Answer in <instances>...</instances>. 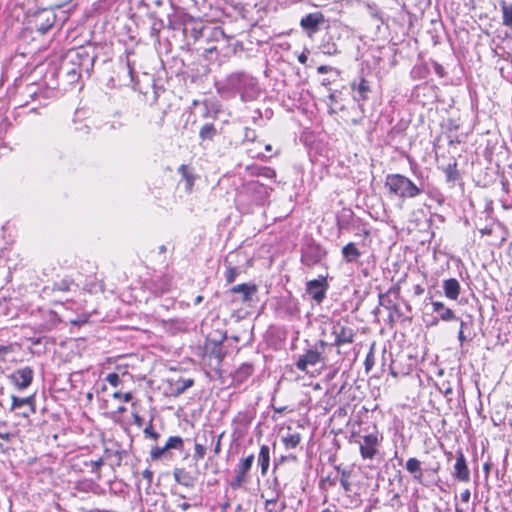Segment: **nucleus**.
Listing matches in <instances>:
<instances>
[{
	"label": "nucleus",
	"instance_id": "1",
	"mask_svg": "<svg viewBox=\"0 0 512 512\" xmlns=\"http://www.w3.org/2000/svg\"><path fill=\"white\" fill-rule=\"evenodd\" d=\"M101 49L98 45L88 44L68 50L61 60L59 73L69 84L77 83L84 76L90 78Z\"/></svg>",
	"mask_w": 512,
	"mask_h": 512
},
{
	"label": "nucleus",
	"instance_id": "2",
	"mask_svg": "<svg viewBox=\"0 0 512 512\" xmlns=\"http://www.w3.org/2000/svg\"><path fill=\"white\" fill-rule=\"evenodd\" d=\"M222 89L238 94L243 102L255 101L262 93L257 78L245 71L229 74L223 81Z\"/></svg>",
	"mask_w": 512,
	"mask_h": 512
},
{
	"label": "nucleus",
	"instance_id": "3",
	"mask_svg": "<svg viewBox=\"0 0 512 512\" xmlns=\"http://www.w3.org/2000/svg\"><path fill=\"white\" fill-rule=\"evenodd\" d=\"M385 187L391 194L402 199L415 198L423 192L422 186H418L402 174H388L385 179Z\"/></svg>",
	"mask_w": 512,
	"mask_h": 512
},
{
	"label": "nucleus",
	"instance_id": "4",
	"mask_svg": "<svg viewBox=\"0 0 512 512\" xmlns=\"http://www.w3.org/2000/svg\"><path fill=\"white\" fill-rule=\"evenodd\" d=\"M330 347L329 343L319 340L311 348L307 349L304 354L299 356L295 365L298 370L308 372L309 367H315L319 364L324 365L326 362L325 352Z\"/></svg>",
	"mask_w": 512,
	"mask_h": 512
},
{
	"label": "nucleus",
	"instance_id": "5",
	"mask_svg": "<svg viewBox=\"0 0 512 512\" xmlns=\"http://www.w3.org/2000/svg\"><path fill=\"white\" fill-rule=\"evenodd\" d=\"M199 43L200 49H202L205 54H209L217 51L218 43L227 44L228 37L222 27L207 25L206 28H204L203 37Z\"/></svg>",
	"mask_w": 512,
	"mask_h": 512
},
{
	"label": "nucleus",
	"instance_id": "6",
	"mask_svg": "<svg viewBox=\"0 0 512 512\" xmlns=\"http://www.w3.org/2000/svg\"><path fill=\"white\" fill-rule=\"evenodd\" d=\"M326 250L313 239H308L301 247V263L308 267L319 264L326 256Z\"/></svg>",
	"mask_w": 512,
	"mask_h": 512
},
{
	"label": "nucleus",
	"instance_id": "7",
	"mask_svg": "<svg viewBox=\"0 0 512 512\" xmlns=\"http://www.w3.org/2000/svg\"><path fill=\"white\" fill-rule=\"evenodd\" d=\"M332 335L334 341L329 343L331 350L333 347H341L345 344H351L354 341L355 331L348 325L347 321H337L332 325Z\"/></svg>",
	"mask_w": 512,
	"mask_h": 512
},
{
	"label": "nucleus",
	"instance_id": "8",
	"mask_svg": "<svg viewBox=\"0 0 512 512\" xmlns=\"http://www.w3.org/2000/svg\"><path fill=\"white\" fill-rule=\"evenodd\" d=\"M181 18L182 31L187 39H193L194 43L202 40L206 24L194 20L191 16L184 14Z\"/></svg>",
	"mask_w": 512,
	"mask_h": 512
},
{
	"label": "nucleus",
	"instance_id": "9",
	"mask_svg": "<svg viewBox=\"0 0 512 512\" xmlns=\"http://www.w3.org/2000/svg\"><path fill=\"white\" fill-rule=\"evenodd\" d=\"M328 289L329 283L325 276H319V278L310 280L306 284L307 294H309L317 304H321L326 298Z\"/></svg>",
	"mask_w": 512,
	"mask_h": 512
},
{
	"label": "nucleus",
	"instance_id": "10",
	"mask_svg": "<svg viewBox=\"0 0 512 512\" xmlns=\"http://www.w3.org/2000/svg\"><path fill=\"white\" fill-rule=\"evenodd\" d=\"M325 22L326 19L324 14L320 11H317L303 16L300 20V27L309 37H312L320 30L321 26Z\"/></svg>",
	"mask_w": 512,
	"mask_h": 512
},
{
	"label": "nucleus",
	"instance_id": "11",
	"mask_svg": "<svg viewBox=\"0 0 512 512\" xmlns=\"http://www.w3.org/2000/svg\"><path fill=\"white\" fill-rule=\"evenodd\" d=\"M56 14L52 10L44 9L39 11L33 19L35 31L40 34H46L55 24Z\"/></svg>",
	"mask_w": 512,
	"mask_h": 512
},
{
	"label": "nucleus",
	"instance_id": "12",
	"mask_svg": "<svg viewBox=\"0 0 512 512\" xmlns=\"http://www.w3.org/2000/svg\"><path fill=\"white\" fill-rule=\"evenodd\" d=\"M226 339V335H222L218 340L207 339L205 349L210 361H214L215 366L219 367L222 363L226 352L223 349L222 342Z\"/></svg>",
	"mask_w": 512,
	"mask_h": 512
},
{
	"label": "nucleus",
	"instance_id": "13",
	"mask_svg": "<svg viewBox=\"0 0 512 512\" xmlns=\"http://www.w3.org/2000/svg\"><path fill=\"white\" fill-rule=\"evenodd\" d=\"M175 449L178 451H183L184 449V441L180 436H171L166 441L163 447L155 446L150 451V457L152 460H158L163 456H166L169 450Z\"/></svg>",
	"mask_w": 512,
	"mask_h": 512
},
{
	"label": "nucleus",
	"instance_id": "14",
	"mask_svg": "<svg viewBox=\"0 0 512 512\" xmlns=\"http://www.w3.org/2000/svg\"><path fill=\"white\" fill-rule=\"evenodd\" d=\"M34 377V371L30 366H25L15 370L10 376L11 382L19 389L28 388Z\"/></svg>",
	"mask_w": 512,
	"mask_h": 512
},
{
	"label": "nucleus",
	"instance_id": "15",
	"mask_svg": "<svg viewBox=\"0 0 512 512\" xmlns=\"http://www.w3.org/2000/svg\"><path fill=\"white\" fill-rule=\"evenodd\" d=\"M254 462V455H248L237 466L236 475L231 481V488L238 489L246 482V474L250 471Z\"/></svg>",
	"mask_w": 512,
	"mask_h": 512
},
{
	"label": "nucleus",
	"instance_id": "16",
	"mask_svg": "<svg viewBox=\"0 0 512 512\" xmlns=\"http://www.w3.org/2000/svg\"><path fill=\"white\" fill-rule=\"evenodd\" d=\"M378 437L376 434H368L363 437V441L360 443V453L364 459H372L377 450Z\"/></svg>",
	"mask_w": 512,
	"mask_h": 512
},
{
	"label": "nucleus",
	"instance_id": "17",
	"mask_svg": "<svg viewBox=\"0 0 512 512\" xmlns=\"http://www.w3.org/2000/svg\"><path fill=\"white\" fill-rule=\"evenodd\" d=\"M351 90L355 93L353 95V99L357 102H364L369 98V93L371 92V87L369 82L361 77L359 81H353L351 83Z\"/></svg>",
	"mask_w": 512,
	"mask_h": 512
},
{
	"label": "nucleus",
	"instance_id": "18",
	"mask_svg": "<svg viewBox=\"0 0 512 512\" xmlns=\"http://www.w3.org/2000/svg\"><path fill=\"white\" fill-rule=\"evenodd\" d=\"M453 476L461 482H469L470 471L466 464L465 457L462 452H458L456 463L454 464Z\"/></svg>",
	"mask_w": 512,
	"mask_h": 512
},
{
	"label": "nucleus",
	"instance_id": "19",
	"mask_svg": "<svg viewBox=\"0 0 512 512\" xmlns=\"http://www.w3.org/2000/svg\"><path fill=\"white\" fill-rule=\"evenodd\" d=\"M116 449L105 447L104 449V460H111L110 466L112 468L119 467L122 464L124 456L127 455V452L120 448L118 443H114Z\"/></svg>",
	"mask_w": 512,
	"mask_h": 512
},
{
	"label": "nucleus",
	"instance_id": "20",
	"mask_svg": "<svg viewBox=\"0 0 512 512\" xmlns=\"http://www.w3.org/2000/svg\"><path fill=\"white\" fill-rule=\"evenodd\" d=\"M230 292L232 294H238L239 299L242 302H248V301H251L252 297L256 294L257 286L255 284H251V283H243V284L233 286L230 289Z\"/></svg>",
	"mask_w": 512,
	"mask_h": 512
},
{
	"label": "nucleus",
	"instance_id": "21",
	"mask_svg": "<svg viewBox=\"0 0 512 512\" xmlns=\"http://www.w3.org/2000/svg\"><path fill=\"white\" fill-rule=\"evenodd\" d=\"M354 220V212L349 208H343L336 215V225L339 233L349 231Z\"/></svg>",
	"mask_w": 512,
	"mask_h": 512
},
{
	"label": "nucleus",
	"instance_id": "22",
	"mask_svg": "<svg viewBox=\"0 0 512 512\" xmlns=\"http://www.w3.org/2000/svg\"><path fill=\"white\" fill-rule=\"evenodd\" d=\"M220 129L212 122L204 123L199 129L200 144L213 142L219 135Z\"/></svg>",
	"mask_w": 512,
	"mask_h": 512
},
{
	"label": "nucleus",
	"instance_id": "23",
	"mask_svg": "<svg viewBox=\"0 0 512 512\" xmlns=\"http://www.w3.org/2000/svg\"><path fill=\"white\" fill-rule=\"evenodd\" d=\"M173 477L178 484L187 488H193L197 480V477L184 468H175L173 470Z\"/></svg>",
	"mask_w": 512,
	"mask_h": 512
},
{
	"label": "nucleus",
	"instance_id": "24",
	"mask_svg": "<svg viewBox=\"0 0 512 512\" xmlns=\"http://www.w3.org/2000/svg\"><path fill=\"white\" fill-rule=\"evenodd\" d=\"M254 372L252 363L246 362L239 366V368L232 374V381L234 384L241 385L244 383Z\"/></svg>",
	"mask_w": 512,
	"mask_h": 512
},
{
	"label": "nucleus",
	"instance_id": "25",
	"mask_svg": "<svg viewBox=\"0 0 512 512\" xmlns=\"http://www.w3.org/2000/svg\"><path fill=\"white\" fill-rule=\"evenodd\" d=\"M431 305L433 320L428 325H436L439 319L448 320V308L442 302L433 301Z\"/></svg>",
	"mask_w": 512,
	"mask_h": 512
},
{
	"label": "nucleus",
	"instance_id": "26",
	"mask_svg": "<svg viewBox=\"0 0 512 512\" xmlns=\"http://www.w3.org/2000/svg\"><path fill=\"white\" fill-rule=\"evenodd\" d=\"M379 304L386 309L394 310V314L390 315L392 320L401 319L402 317L403 319H408V316L404 315V313L400 311V307H392V301L389 294H379Z\"/></svg>",
	"mask_w": 512,
	"mask_h": 512
},
{
	"label": "nucleus",
	"instance_id": "27",
	"mask_svg": "<svg viewBox=\"0 0 512 512\" xmlns=\"http://www.w3.org/2000/svg\"><path fill=\"white\" fill-rule=\"evenodd\" d=\"M361 256V252L357 248L356 244L350 242L342 248V257L345 262L353 263L356 262Z\"/></svg>",
	"mask_w": 512,
	"mask_h": 512
},
{
	"label": "nucleus",
	"instance_id": "28",
	"mask_svg": "<svg viewBox=\"0 0 512 512\" xmlns=\"http://www.w3.org/2000/svg\"><path fill=\"white\" fill-rule=\"evenodd\" d=\"M178 173L181 175L182 179L185 181V189L187 192H191L196 180V176L189 169L188 165L182 164L178 168Z\"/></svg>",
	"mask_w": 512,
	"mask_h": 512
},
{
	"label": "nucleus",
	"instance_id": "29",
	"mask_svg": "<svg viewBox=\"0 0 512 512\" xmlns=\"http://www.w3.org/2000/svg\"><path fill=\"white\" fill-rule=\"evenodd\" d=\"M258 463L261 467V474L266 475L269 464H270V448L267 445H262L260 447V452L258 455Z\"/></svg>",
	"mask_w": 512,
	"mask_h": 512
},
{
	"label": "nucleus",
	"instance_id": "30",
	"mask_svg": "<svg viewBox=\"0 0 512 512\" xmlns=\"http://www.w3.org/2000/svg\"><path fill=\"white\" fill-rule=\"evenodd\" d=\"M99 485L92 479H81L75 483V489L83 493H97Z\"/></svg>",
	"mask_w": 512,
	"mask_h": 512
},
{
	"label": "nucleus",
	"instance_id": "31",
	"mask_svg": "<svg viewBox=\"0 0 512 512\" xmlns=\"http://www.w3.org/2000/svg\"><path fill=\"white\" fill-rule=\"evenodd\" d=\"M406 469L415 479L422 478L421 462L417 458H409L406 462Z\"/></svg>",
	"mask_w": 512,
	"mask_h": 512
},
{
	"label": "nucleus",
	"instance_id": "32",
	"mask_svg": "<svg viewBox=\"0 0 512 512\" xmlns=\"http://www.w3.org/2000/svg\"><path fill=\"white\" fill-rule=\"evenodd\" d=\"M320 50L326 55H336L339 53L338 47L332 36H328L323 39L320 45Z\"/></svg>",
	"mask_w": 512,
	"mask_h": 512
},
{
	"label": "nucleus",
	"instance_id": "33",
	"mask_svg": "<svg viewBox=\"0 0 512 512\" xmlns=\"http://www.w3.org/2000/svg\"><path fill=\"white\" fill-rule=\"evenodd\" d=\"M34 404H35V397L33 395H31L29 397H25V398H19L14 395L12 396V409H17V408L23 407L25 405H29L31 408V411L34 412L35 411Z\"/></svg>",
	"mask_w": 512,
	"mask_h": 512
},
{
	"label": "nucleus",
	"instance_id": "34",
	"mask_svg": "<svg viewBox=\"0 0 512 512\" xmlns=\"http://www.w3.org/2000/svg\"><path fill=\"white\" fill-rule=\"evenodd\" d=\"M500 7L503 15V25L509 27L512 30V4H509L505 1H501Z\"/></svg>",
	"mask_w": 512,
	"mask_h": 512
},
{
	"label": "nucleus",
	"instance_id": "35",
	"mask_svg": "<svg viewBox=\"0 0 512 512\" xmlns=\"http://www.w3.org/2000/svg\"><path fill=\"white\" fill-rule=\"evenodd\" d=\"M336 470L338 471V473L340 474V478L338 479L342 488L344 489V491L346 493L350 492L351 491V483L349 481L350 479V476L352 474L351 470H347V469H340V467H336Z\"/></svg>",
	"mask_w": 512,
	"mask_h": 512
},
{
	"label": "nucleus",
	"instance_id": "36",
	"mask_svg": "<svg viewBox=\"0 0 512 512\" xmlns=\"http://www.w3.org/2000/svg\"><path fill=\"white\" fill-rule=\"evenodd\" d=\"M434 151L438 167L445 172L448 178V165L445 163L444 148L437 143L434 145Z\"/></svg>",
	"mask_w": 512,
	"mask_h": 512
},
{
	"label": "nucleus",
	"instance_id": "37",
	"mask_svg": "<svg viewBox=\"0 0 512 512\" xmlns=\"http://www.w3.org/2000/svg\"><path fill=\"white\" fill-rule=\"evenodd\" d=\"M245 189L248 192H254L259 195V199H262L264 195L267 194V188L264 184L260 183L259 181H250L245 185Z\"/></svg>",
	"mask_w": 512,
	"mask_h": 512
},
{
	"label": "nucleus",
	"instance_id": "38",
	"mask_svg": "<svg viewBox=\"0 0 512 512\" xmlns=\"http://www.w3.org/2000/svg\"><path fill=\"white\" fill-rule=\"evenodd\" d=\"M104 465V458L100 457L97 460L84 461V466L91 468V473H94L97 480L101 479L100 469Z\"/></svg>",
	"mask_w": 512,
	"mask_h": 512
},
{
	"label": "nucleus",
	"instance_id": "39",
	"mask_svg": "<svg viewBox=\"0 0 512 512\" xmlns=\"http://www.w3.org/2000/svg\"><path fill=\"white\" fill-rule=\"evenodd\" d=\"M301 441L299 433L288 434L282 437V442L286 449H293L298 446Z\"/></svg>",
	"mask_w": 512,
	"mask_h": 512
},
{
	"label": "nucleus",
	"instance_id": "40",
	"mask_svg": "<svg viewBox=\"0 0 512 512\" xmlns=\"http://www.w3.org/2000/svg\"><path fill=\"white\" fill-rule=\"evenodd\" d=\"M225 264L227 265L225 279L228 284H231L235 281L236 277L240 274L241 271L240 268L232 266L228 259L225 260Z\"/></svg>",
	"mask_w": 512,
	"mask_h": 512
},
{
	"label": "nucleus",
	"instance_id": "41",
	"mask_svg": "<svg viewBox=\"0 0 512 512\" xmlns=\"http://www.w3.org/2000/svg\"><path fill=\"white\" fill-rule=\"evenodd\" d=\"M223 435H224V432H222L218 436H215L213 431L205 432L203 435V437L205 439V443L208 441V436L211 438L212 442H214V440L216 439L214 449H213L215 455H218L221 452V439H222Z\"/></svg>",
	"mask_w": 512,
	"mask_h": 512
},
{
	"label": "nucleus",
	"instance_id": "42",
	"mask_svg": "<svg viewBox=\"0 0 512 512\" xmlns=\"http://www.w3.org/2000/svg\"><path fill=\"white\" fill-rule=\"evenodd\" d=\"M194 385V380L191 378L188 379H179L175 384V395L178 396L184 393L188 388Z\"/></svg>",
	"mask_w": 512,
	"mask_h": 512
},
{
	"label": "nucleus",
	"instance_id": "43",
	"mask_svg": "<svg viewBox=\"0 0 512 512\" xmlns=\"http://www.w3.org/2000/svg\"><path fill=\"white\" fill-rule=\"evenodd\" d=\"M72 286H75L74 281L69 277H65L60 281L55 282L53 285V289L66 292L70 291Z\"/></svg>",
	"mask_w": 512,
	"mask_h": 512
},
{
	"label": "nucleus",
	"instance_id": "44",
	"mask_svg": "<svg viewBox=\"0 0 512 512\" xmlns=\"http://www.w3.org/2000/svg\"><path fill=\"white\" fill-rule=\"evenodd\" d=\"M374 349H375V344H372L368 354L366 355V358L364 361L366 372H369L372 369V367L374 366V363H375Z\"/></svg>",
	"mask_w": 512,
	"mask_h": 512
},
{
	"label": "nucleus",
	"instance_id": "45",
	"mask_svg": "<svg viewBox=\"0 0 512 512\" xmlns=\"http://www.w3.org/2000/svg\"><path fill=\"white\" fill-rule=\"evenodd\" d=\"M119 73L124 74V76L128 79L129 83L133 81V68L129 62L120 65Z\"/></svg>",
	"mask_w": 512,
	"mask_h": 512
},
{
	"label": "nucleus",
	"instance_id": "46",
	"mask_svg": "<svg viewBox=\"0 0 512 512\" xmlns=\"http://www.w3.org/2000/svg\"><path fill=\"white\" fill-rule=\"evenodd\" d=\"M205 454H206V447H205V445L196 442L195 446H194L193 459L197 462L200 459L204 458Z\"/></svg>",
	"mask_w": 512,
	"mask_h": 512
},
{
	"label": "nucleus",
	"instance_id": "47",
	"mask_svg": "<svg viewBox=\"0 0 512 512\" xmlns=\"http://www.w3.org/2000/svg\"><path fill=\"white\" fill-rule=\"evenodd\" d=\"M459 283L457 280L455 279H451L450 278V282H449V295H450V299H456L458 294H459Z\"/></svg>",
	"mask_w": 512,
	"mask_h": 512
},
{
	"label": "nucleus",
	"instance_id": "48",
	"mask_svg": "<svg viewBox=\"0 0 512 512\" xmlns=\"http://www.w3.org/2000/svg\"><path fill=\"white\" fill-rule=\"evenodd\" d=\"M337 481H338L337 476L332 477L331 475H327L325 478H323L321 480L320 488L325 489V485H329L330 487H333L337 484Z\"/></svg>",
	"mask_w": 512,
	"mask_h": 512
},
{
	"label": "nucleus",
	"instance_id": "49",
	"mask_svg": "<svg viewBox=\"0 0 512 512\" xmlns=\"http://www.w3.org/2000/svg\"><path fill=\"white\" fill-rule=\"evenodd\" d=\"M106 381L113 387H118L121 383L120 376L115 372L109 373L106 376Z\"/></svg>",
	"mask_w": 512,
	"mask_h": 512
},
{
	"label": "nucleus",
	"instance_id": "50",
	"mask_svg": "<svg viewBox=\"0 0 512 512\" xmlns=\"http://www.w3.org/2000/svg\"><path fill=\"white\" fill-rule=\"evenodd\" d=\"M203 105H204V109H205L204 114H203L204 117H208L212 111L214 113V117H216L219 110L216 108V106L214 104H210L208 101H205V102H203Z\"/></svg>",
	"mask_w": 512,
	"mask_h": 512
},
{
	"label": "nucleus",
	"instance_id": "51",
	"mask_svg": "<svg viewBox=\"0 0 512 512\" xmlns=\"http://www.w3.org/2000/svg\"><path fill=\"white\" fill-rule=\"evenodd\" d=\"M257 174L261 175V176H264L266 178L275 177V171L272 168H269V167L257 168Z\"/></svg>",
	"mask_w": 512,
	"mask_h": 512
},
{
	"label": "nucleus",
	"instance_id": "52",
	"mask_svg": "<svg viewBox=\"0 0 512 512\" xmlns=\"http://www.w3.org/2000/svg\"><path fill=\"white\" fill-rule=\"evenodd\" d=\"M144 434L146 437H150L154 440H157L160 435L153 429L152 421H150L149 425L144 429Z\"/></svg>",
	"mask_w": 512,
	"mask_h": 512
},
{
	"label": "nucleus",
	"instance_id": "53",
	"mask_svg": "<svg viewBox=\"0 0 512 512\" xmlns=\"http://www.w3.org/2000/svg\"><path fill=\"white\" fill-rule=\"evenodd\" d=\"M432 68L434 70V72L440 77V78H443L446 74V71H445V68L440 65L439 63L437 62H432Z\"/></svg>",
	"mask_w": 512,
	"mask_h": 512
},
{
	"label": "nucleus",
	"instance_id": "54",
	"mask_svg": "<svg viewBox=\"0 0 512 512\" xmlns=\"http://www.w3.org/2000/svg\"><path fill=\"white\" fill-rule=\"evenodd\" d=\"M369 9L371 11L370 13H371L372 17H374L376 19H379V20H381V22H383V19H382L383 13H382V11L379 8H377L376 6H374V7L373 6H369Z\"/></svg>",
	"mask_w": 512,
	"mask_h": 512
},
{
	"label": "nucleus",
	"instance_id": "55",
	"mask_svg": "<svg viewBox=\"0 0 512 512\" xmlns=\"http://www.w3.org/2000/svg\"><path fill=\"white\" fill-rule=\"evenodd\" d=\"M142 476L144 479L147 480V488H150V486L152 484V480H153V472L149 469H145L142 472Z\"/></svg>",
	"mask_w": 512,
	"mask_h": 512
},
{
	"label": "nucleus",
	"instance_id": "56",
	"mask_svg": "<svg viewBox=\"0 0 512 512\" xmlns=\"http://www.w3.org/2000/svg\"><path fill=\"white\" fill-rule=\"evenodd\" d=\"M244 138L247 141H254L256 138V132L253 129L246 127Z\"/></svg>",
	"mask_w": 512,
	"mask_h": 512
},
{
	"label": "nucleus",
	"instance_id": "57",
	"mask_svg": "<svg viewBox=\"0 0 512 512\" xmlns=\"http://www.w3.org/2000/svg\"><path fill=\"white\" fill-rule=\"evenodd\" d=\"M390 505L392 507H401L402 506V503H401V500H400V496L398 493H395L392 498L390 499Z\"/></svg>",
	"mask_w": 512,
	"mask_h": 512
},
{
	"label": "nucleus",
	"instance_id": "58",
	"mask_svg": "<svg viewBox=\"0 0 512 512\" xmlns=\"http://www.w3.org/2000/svg\"><path fill=\"white\" fill-rule=\"evenodd\" d=\"M11 352L10 346L0 345V362L5 361V356Z\"/></svg>",
	"mask_w": 512,
	"mask_h": 512
},
{
	"label": "nucleus",
	"instance_id": "59",
	"mask_svg": "<svg viewBox=\"0 0 512 512\" xmlns=\"http://www.w3.org/2000/svg\"><path fill=\"white\" fill-rule=\"evenodd\" d=\"M436 387L440 394H442L444 397L448 395V385L443 381L442 384L436 383Z\"/></svg>",
	"mask_w": 512,
	"mask_h": 512
},
{
	"label": "nucleus",
	"instance_id": "60",
	"mask_svg": "<svg viewBox=\"0 0 512 512\" xmlns=\"http://www.w3.org/2000/svg\"><path fill=\"white\" fill-rule=\"evenodd\" d=\"M114 397L122 399L124 402H129L132 399V394L128 392L122 395L120 392H116Z\"/></svg>",
	"mask_w": 512,
	"mask_h": 512
},
{
	"label": "nucleus",
	"instance_id": "61",
	"mask_svg": "<svg viewBox=\"0 0 512 512\" xmlns=\"http://www.w3.org/2000/svg\"><path fill=\"white\" fill-rule=\"evenodd\" d=\"M464 326H465L464 323L461 321L459 331H458V339L461 343L466 340V336L464 335Z\"/></svg>",
	"mask_w": 512,
	"mask_h": 512
},
{
	"label": "nucleus",
	"instance_id": "62",
	"mask_svg": "<svg viewBox=\"0 0 512 512\" xmlns=\"http://www.w3.org/2000/svg\"><path fill=\"white\" fill-rule=\"evenodd\" d=\"M260 119H262V112L260 109H256L254 111V115L252 116V120L254 123H256Z\"/></svg>",
	"mask_w": 512,
	"mask_h": 512
},
{
	"label": "nucleus",
	"instance_id": "63",
	"mask_svg": "<svg viewBox=\"0 0 512 512\" xmlns=\"http://www.w3.org/2000/svg\"><path fill=\"white\" fill-rule=\"evenodd\" d=\"M133 419H134V423L137 425V426H142L143 424V418L138 415V414H133Z\"/></svg>",
	"mask_w": 512,
	"mask_h": 512
},
{
	"label": "nucleus",
	"instance_id": "64",
	"mask_svg": "<svg viewBox=\"0 0 512 512\" xmlns=\"http://www.w3.org/2000/svg\"><path fill=\"white\" fill-rule=\"evenodd\" d=\"M298 61H299L301 64H306V62L308 61V55H307L305 52H302V53L298 56Z\"/></svg>",
	"mask_w": 512,
	"mask_h": 512
}]
</instances>
